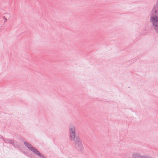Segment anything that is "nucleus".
I'll use <instances>...</instances> for the list:
<instances>
[{"label":"nucleus","instance_id":"nucleus-1","mask_svg":"<svg viewBox=\"0 0 158 158\" xmlns=\"http://www.w3.org/2000/svg\"><path fill=\"white\" fill-rule=\"evenodd\" d=\"M150 20L156 31L158 32V9H154L152 11Z\"/></svg>","mask_w":158,"mask_h":158},{"label":"nucleus","instance_id":"nucleus-2","mask_svg":"<svg viewBox=\"0 0 158 158\" xmlns=\"http://www.w3.org/2000/svg\"><path fill=\"white\" fill-rule=\"evenodd\" d=\"M24 144L28 148L36 154L38 155L41 157L43 156L36 149L33 147L32 146L29 144L28 143L25 142L24 143Z\"/></svg>","mask_w":158,"mask_h":158},{"label":"nucleus","instance_id":"nucleus-3","mask_svg":"<svg viewBox=\"0 0 158 158\" xmlns=\"http://www.w3.org/2000/svg\"><path fill=\"white\" fill-rule=\"evenodd\" d=\"M70 136L71 138V140H74L75 138V128L74 126L72 125H71L70 126Z\"/></svg>","mask_w":158,"mask_h":158},{"label":"nucleus","instance_id":"nucleus-4","mask_svg":"<svg viewBox=\"0 0 158 158\" xmlns=\"http://www.w3.org/2000/svg\"><path fill=\"white\" fill-rule=\"evenodd\" d=\"M75 144L78 145H80L81 144V140L80 139L78 138H76L75 139Z\"/></svg>","mask_w":158,"mask_h":158}]
</instances>
